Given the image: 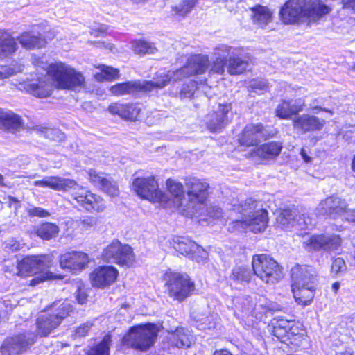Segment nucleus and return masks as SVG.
I'll return each mask as SVG.
<instances>
[{
	"label": "nucleus",
	"instance_id": "1",
	"mask_svg": "<svg viewBox=\"0 0 355 355\" xmlns=\"http://www.w3.org/2000/svg\"><path fill=\"white\" fill-rule=\"evenodd\" d=\"M85 78L83 74L70 66L62 62L49 65L46 76L37 83H29L26 85L28 92L38 98H46L51 94L53 85L62 89H73L83 86Z\"/></svg>",
	"mask_w": 355,
	"mask_h": 355
},
{
	"label": "nucleus",
	"instance_id": "2",
	"mask_svg": "<svg viewBox=\"0 0 355 355\" xmlns=\"http://www.w3.org/2000/svg\"><path fill=\"white\" fill-rule=\"evenodd\" d=\"M331 8L320 0H288L280 10L284 24L316 22L327 15Z\"/></svg>",
	"mask_w": 355,
	"mask_h": 355
},
{
	"label": "nucleus",
	"instance_id": "3",
	"mask_svg": "<svg viewBox=\"0 0 355 355\" xmlns=\"http://www.w3.org/2000/svg\"><path fill=\"white\" fill-rule=\"evenodd\" d=\"M51 262V255L26 257L18 263V275L31 276L33 275H35L34 277L26 282V284L30 286H37L48 280L62 279L60 275H53L49 272H42L37 274L39 270L50 267Z\"/></svg>",
	"mask_w": 355,
	"mask_h": 355
},
{
	"label": "nucleus",
	"instance_id": "4",
	"mask_svg": "<svg viewBox=\"0 0 355 355\" xmlns=\"http://www.w3.org/2000/svg\"><path fill=\"white\" fill-rule=\"evenodd\" d=\"M238 211L242 216L241 220L235 221L236 225H245L254 233L261 232L266 228L268 211L263 209L261 202L248 198L238 207Z\"/></svg>",
	"mask_w": 355,
	"mask_h": 355
},
{
	"label": "nucleus",
	"instance_id": "5",
	"mask_svg": "<svg viewBox=\"0 0 355 355\" xmlns=\"http://www.w3.org/2000/svg\"><path fill=\"white\" fill-rule=\"evenodd\" d=\"M209 59L207 55H194L188 58L187 64L176 71L160 70L157 71L158 78H162L164 87L171 81L176 82L184 78L205 73L209 69Z\"/></svg>",
	"mask_w": 355,
	"mask_h": 355
},
{
	"label": "nucleus",
	"instance_id": "6",
	"mask_svg": "<svg viewBox=\"0 0 355 355\" xmlns=\"http://www.w3.org/2000/svg\"><path fill=\"white\" fill-rule=\"evenodd\" d=\"M187 189V201L183 211L187 216H195L201 209L205 208L209 184L205 180L189 177L184 180Z\"/></svg>",
	"mask_w": 355,
	"mask_h": 355
},
{
	"label": "nucleus",
	"instance_id": "7",
	"mask_svg": "<svg viewBox=\"0 0 355 355\" xmlns=\"http://www.w3.org/2000/svg\"><path fill=\"white\" fill-rule=\"evenodd\" d=\"M50 308L53 312H44L40 314L36 320L37 335L47 336L55 329L67 316L73 313V307L68 302H63L58 305L53 303Z\"/></svg>",
	"mask_w": 355,
	"mask_h": 355
},
{
	"label": "nucleus",
	"instance_id": "8",
	"mask_svg": "<svg viewBox=\"0 0 355 355\" xmlns=\"http://www.w3.org/2000/svg\"><path fill=\"white\" fill-rule=\"evenodd\" d=\"M155 324H146L130 329L123 338V344L139 351H146L153 345L157 336Z\"/></svg>",
	"mask_w": 355,
	"mask_h": 355
},
{
	"label": "nucleus",
	"instance_id": "9",
	"mask_svg": "<svg viewBox=\"0 0 355 355\" xmlns=\"http://www.w3.org/2000/svg\"><path fill=\"white\" fill-rule=\"evenodd\" d=\"M132 188L141 198L159 205H166L168 203V196L159 189L158 182L153 175L134 178Z\"/></svg>",
	"mask_w": 355,
	"mask_h": 355
},
{
	"label": "nucleus",
	"instance_id": "10",
	"mask_svg": "<svg viewBox=\"0 0 355 355\" xmlns=\"http://www.w3.org/2000/svg\"><path fill=\"white\" fill-rule=\"evenodd\" d=\"M252 264L254 274L268 284H275L283 278L282 267L269 255H254Z\"/></svg>",
	"mask_w": 355,
	"mask_h": 355
},
{
	"label": "nucleus",
	"instance_id": "11",
	"mask_svg": "<svg viewBox=\"0 0 355 355\" xmlns=\"http://www.w3.org/2000/svg\"><path fill=\"white\" fill-rule=\"evenodd\" d=\"M102 259L107 263L127 267L132 266L135 259L132 248L118 240L113 241L103 250Z\"/></svg>",
	"mask_w": 355,
	"mask_h": 355
},
{
	"label": "nucleus",
	"instance_id": "12",
	"mask_svg": "<svg viewBox=\"0 0 355 355\" xmlns=\"http://www.w3.org/2000/svg\"><path fill=\"white\" fill-rule=\"evenodd\" d=\"M164 87L162 78H158L157 73L155 80L150 81H127L112 86L110 91L116 96L136 95L139 92H148L154 89Z\"/></svg>",
	"mask_w": 355,
	"mask_h": 355
},
{
	"label": "nucleus",
	"instance_id": "13",
	"mask_svg": "<svg viewBox=\"0 0 355 355\" xmlns=\"http://www.w3.org/2000/svg\"><path fill=\"white\" fill-rule=\"evenodd\" d=\"M73 199L82 208L89 212H103L105 208V201L100 196L85 189L78 184L76 189H71Z\"/></svg>",
	"mask_w": 355,
	"mask_h": 355
},
{
	"label": "nucleus",
	"instance_id": "14",
	"mask_svg": "<svg viewBox=\"0 0 355 355\" xmlns=\"http://www.w3.org/2000/svg\"><path fill=\"white\" fill-rule=\"evenodd\" d=\"M37 335L32 332L20 334L5 339L1 346V355H18L26 351L35 342Z\"/></svg>",
	"mask_w": 355,
	"mask_h": 355
},
{
	"label": "nucleus",
	"instance_id": "15",
	"mask_svg": "<svg viewBox=\"0 0 355 355\" xmlns=\"http://www.w3.org/2000/svg\"><path fill=\"white\" fill-rule=\"evenodd\" d=\"M348 211L347 200L336 195H332L321 200L317 207L318 214L333 219L342 218L345 220Z\"/></svg>",
	"mask_w": 355,
	"mask_h": 355
},
{
	"label": "nucleus",
	"instance_id": "16",
	"mask_svg": "<svg viewBox=\"0 0 355 355\" xmlns=\"http://www.w3.org/2000/svg\"><path fill=\"white\" fill-rule=\"evenodd\" d=\"M232 117V105L219 103L212 113L205 116V121L210 131L216 132L224 128L230 122Z\"/></svg>",
	"mask_w": 355,
	"mask_h": 355
},
{
	"label": "nucleus",
	"instance_id": "17",
	"mask_svg": "<svg viewBox=\"0 0 355 355\" xmlns=\"http://www.w3.org/2000/svg\"><path fill=\"white\" fill-rule=\"evenodd\" d=\"M292 288H306L305 287L313 284L317 281L316 272L312 267L308 266L295 265L291 270Z\"/></svg>",
	"mask_w": 355,
	"mask_h": 355
},
{
	"label": "nucleus",
	"instance_id": "18",
	"mask_svg": "<svg viewBox=\"0 0 355 355\" xmlns=\"http://www.w3.org/2000/svg\"><path fill=\"white\" fill-rule=\"evenodd\" d=\"M87 174L90 182L108 196L114 197L119 194L118 184L104 173L90 169L87 171Z\"/></svg>",
	"mask_w": 355,
	"mask_h": 355
},
{
	"label": "nucleus",
	"instance_id": "19",
	"mask_svg": "<svg viewBox=\"0 0 355 355\" xmlns=\"http://www.w3.org/2000/svg\"><path fill=\"white\" fill-rule=\"evenodd\" d=\"M234 47L227 44H220L214 49L212 55L214 57L212 62H209V74L223 75L227 64V57L232 53Z\"/></svg>",
	"mask_w": 355,
	"mask_h": 355
},
{
	"label": "nucleus",
	"instance_id": "20",
	"mask_svg": "<svg viewBox=\"0 0 355 355\" xmlns=\"http://www.w3.org/2000/svg\"><path fill=\"white\" fill-rule=\"evenodd\" d=\"M35 187L50 188L59 191H69L71 189H76L78 183L71 179L64 178L59 176H46L40 180L33 182Z\"/></svg>",
	"mask_w": 355,
	"mask_h": 355
},
{
	"label": "nucleus",
	"instance_id": "21",
	"mask_svg": "<svg viewBox=\"0 0 355 355\" xmlns=\"http://www.w3.org/2000/svg\"><path fill=\"white\" fill-rule=\"evenodd\" d=\"M304 244L309 250L324 249L326 250H336L341 245V239L338 235H314L304 241Z\"/></svg>",
	"mask_w": 355,
	"mask_h": 355
},
{
	"label": "nucleus",
	"instance_id": "22",
	"mask_svg": "<svg viewBox=\"0 0 355 355\" xmlns=\"http://www.w3.org/2000/svg\"><path fill=\"white\" fill-rule=\"evenodd\" d=\"M324 124V120L307 114L296 116L293 119L294 129L302 133L320 130L323 128Z\"/></svg>",
	"mask_w": 355,
	"mask_h": 355
},
{
	"label": "nucleus",
	"instance_id": "23",
	"mask_svg": "<svg viewBox=\"0 0 355 355\" xmlns=\"http://www.w3.org/2000/svg\"><path fill=\"white\" fill-rule=\"evenodd\" d=\"M277 225L282 229L287 230L295 225H298L300 228H308L309 223L302 215L298 216L295 210L286 209L282 210L276 218Z\"/></svg>",
	"mask_w": 355,
	"mask_h": 355
},
{
	"label": "nucleus",
	"instance_id": "24",
	"mask_svg": "<svg viewBox=\"0 0 355 355\" xmlns=\"http://www.w3.org/2000/svg\"><path fill=\"white\" fill-rule=\"evenodd\" d=\"M118 270L112 266H104L96 268L90 275L91 282L94 286H108L115 282Z\"/></svg>",
	"mask_w": 355,
	"mask_h": 355
},
{
	"label": "nucleus",
	"instance_id": "25",
	"mask_svg": "<svg viewBox=\"0 0 355 355\" xmlns=\"http://www.w3.org/2000/svg\"><path fill=\"white\" fill-rule=\"evenodd\" d=\"M88 263V256L83 252L65 253L60 258V264L62 268L69 269L74 272L83 270Z\"/></svg>",
	"mask_w": 355,
	"mask_h": 355
},
{
	"label": "nucleus",
	"instance_id": "26",
	"mask_svg": "<svg viewBox=\"0 0 355 355\" xmlns=\"http://www.w3.org/2000/svg\"><path fill=\"white\" fill-rule=\"evenodd\" d=\"M265 137V130L261 123L248 124L243 129L239 141L241 145L253 146L257 145Z\"/></svg>",
	"mask_w": 355,
	"mask_h": 355
},
{
	"label": "nucleus",
	"instance_id": "27",
	"mask_svg": "<svg viewBox=\"0 0 355 355\" xmlns=\"http://www.w3.org/2000/svg\"><path fill=\"white\" fill-rule=\"evenodd\" d=\"M166 187L173 199H170L168 197V203L166 205L162 206L164 207H174L182 208L183 211V209L185 208L187 198L184 196L182 184L174 180L168 179L166 181Z\"/></svg>",
	"mask_w": 355,
	"mask_h": 355
},
{
	"label": "nucleus",
	"instance_id": "28",
	"mask_svg": "<svg viewBox=\"0 0 355 355\" xmlns=\"http://www.w3.org/2000/svg\"><path fill=\"white\" fill-rule=\"evenodd\" d=\"M304 101L302 98L284 100L276 108V116L282 119H291L292 116L303 110Z\"/></svg>",
	"mask_w": 355,
	"mask_h": 355
},
{
	"label": "nucleus",
	"instance_id": "29",
	"mask_svg": "<svg viewBox=\"0 0 355 355\" xmlns=\"http://www.w3.org/2000/svg\"><path fill=\"white\" fill-rule=\"evenodd\" d=\"M108 110L112 114H118L122 119L135 121L139 116L141 106L138 103L121 104L115 103L109 106Z\"/></svg>",
	"mask_w": 355,
	"mask_h": 355
},
{
	"label": "nucleus",
	"instance_id": "30",
	"mask_svg": "<svg viewBox=\"0 0 355 355\" xmlns=\"http://www.w3.org/2000/svg\"><path fill=\"white\" fill-rule=\"evenodd\" d=\"M165 286L169 288H193L194 282L187 273L166 272L164 275Z\"/></svg>",
	"mask_w": 355,
	"mask_h": 355
},
{
	"label": "nucleus",
	"instance_id": "31",
	"mask_svg": "<svg viewBox=\"0 0 355 355\" xmlns=\"http://www.w3.org/2000/svg\"><path fill=\"white\" fill-rule=\"evenodd\" d=\"M17 49L16 40L8 32L0 31V58L11 56Z\"/></svg>",
	"mask_w": 355,
	"mask_h": 355
},
{
	"label": "nucleus",
	"instance_id": "32",
	"mask_svg": "<svg viewBox=\"0 0 355 355\" xmlns=\"http://www.w3.org/2000/svg\"><path fill=\"white\" fill-rule=\"evenodd\" d=\"M17 40L21 45L26 49L42 48L46 44V41L39 33L33 31H26L17 37Z\"/></svg>",
	"mask_w": 355,
	"mask_h": 355
},
{
	"label": "nucleus",
	"instance_id": "33",
	"mask_svg": "<svg viewBox=\"0 0 355 355\" xmlns=\"http://www.w3.org/2000/svg\"><path fill=\"white\" fill-rule=\"evenodd\" d=\"M169 339L171 344L178 348L189 347L193 342V336L188 329L180 327L171 331Z\"/></svg>",
	"mask_w": 355,
	"mask_h": 355
},
{
	"label": "nucleus",
	"instance_id": "34",
	"mask_svg": "<svg viewBox=\"0 0 355 355\" xmlns=\"http://www.w3.org/2000/svg\"><path fill=\"white\" fill-rule=\"evenodd\" d=\"M0 127H3L10 132L15 133L24 129V123L21 117L17 114L10 111H3Z\"/></svg>",
	"mask_w": 355,
	"mask_h": 355
},
{
	"label": "nucleus",
	"instance_id": "35",
	"mask_svg": "<svg viewBox=\"0 0 355 355\" xmlns=\"http://www.w3.org/2000/svg\"><path fill=\"white\" fill-rule=\"evenodd\" d=\"M252 19L254 24L264 28L272 19V12L267 7L258 5L251 8Z\"/></svg>",
	"mask_w": 355,
	"mask_h": 355
},
{
	"label": "nucleus",
	"instance_id": "36",
	"mask_svg": "<svg viewBox=\"0 0 355 355\" xmlns=\"http://www.w3.org/2000/svg\"><path fill=\"white\" fill-rule=\"evenodd\" d=\"M236 50V49L234 48L232 53L227 57V72L232 76L241 74L248 67V61L236 56L234 52Z\"/></svg>",
	"mask_w": 355,
	"mask_h": 355
},
{
	"label": "nucleus",
	"instance_id": "37",
	"mask_svg": "<svg viewBox=\"0 0 355 355\" xmlns=\"http://www.w3.org/2000/svg\"><path fill=\"white\" fill-rule=\"evenodd\" d=\"M282 148V144L280 142H268L257 148V155L265 159H274L279 155Z\"/></svg>",
	"mask_w": 355,
	"mask_h": 355
},
{
	"label": "nucleus",
	"instance_id": "38",
	"mask_svg": "<svg viewBox=\"0 0 355 355\" xmlns=\"http://www.w3.org/2000/svg\"><path fill=\"white\" fill-rule=\"evenodd\" d=\"M60 232L59 226L53 223H42L36 227L35 233L43 240L49 241L55 238Z\"/></svg>",
	"mask_w": 355,
	"mask_h": 355
},
{
	"label": "nucleus",
	"instance_id": "39",
	"mask_svg": "<svg viewBox=\"0 0 355 355\" xmlns=\"http://www.w3.org/2000/svg\"><path fill=\"white\" fill-rule=\"evenodd\" d=\"M171 245L173 248L181 254L187 256L191 254L193 247H195V242L184 236H175L173 239Z\"/></svg>",
	"mask_w": 355,
	"mask_h": 355
},
{
	"label": "nucleus",
	"instance_id": "40",
	"mask_svg": "<svg viewBox=\"0 0 355 355\" xmlns=\"http://www.w3.org/2000/svg\"><path fill=\"white\" fill-rule=\"evenodd\" d=\"M291 322L286 320L274 318L271 322L272 334L282 341H284L286 330L289 327Z\"/></svg>",
	"mask_w": 355,
	"mask_h": 355
},
{
	"label": "nucleus",
	"instance_id": "41",
	"mask_svg": "<svg viewBox=\"0 0 355 355\" xmlns=\"http://www.w3.org/2000/svg\"><path fill=\"white\" fill-rule=\"evenodd\" d=\"M111 336L106 335L102 341L88 351V355H110Z\"/></svg>",
	"mask_w": 355,
	"mask_h": 355
},
{
	"label": "nucleus",
	"instance_id": "42",
	"mask_svg": "<svg viewBox=\"0 0 355 355\" xmlns=\"http://www.w3.org/2000/svg\"><path fill=\"white\" fill-rule=\"evenodd\" d=\"M295 301L302 306H307L314 298V290H292Z\"/></svg>",
	"mask_w": 355,
	"mask_h": 355
},
{
	"label": "nucleus",
	"instance_id": "43",
	"mask_svg": "<svg viewBox=\"0 0 355 355\" xmlns=\"http://www.w3.org/2000/svg\"><path fill=\"white\" fill-rule=\"evenodd\" d=\"M252 276L251 270L244 266L234 268L232 272V279L239 282H248Z\"/></svg>",
	"mask_w": 355,
	"mask_h": 355
},
{
	"label": "nucleus",
	"instance_id": "44",
	"mask_svg": "<svg viewBox=\"0 0 355 355\" xmlns=\"http://www.w3.org/2000/svg\"><path fill=\"white\" fill-rule=\"evenodd\" d=\"M132 48L135 53L139 55H144L146 53L153 54L157 51V49L153 44L144 40L135 41L133 43Z\"/></svg>",
	"mask_w": 355,
	"mask_h": 355
},
{
	"label": "nucleus",
	"instance_id": "45",
	"mask_svg": "<svg viewBox=\"0 0 355 355\" xmlns=\"http://www.w3.org/2000/svg\"><path fill=\"white\" fill-rule=\"evenodd\" d=\"M197 3L198 0H183L173 9L178 15L184 17L192 10Z\"/></svg>",
	"mask_w": 355,
	"mask_h": 355
},
{
	"label": "nucleus",
	"instance_id": "46",
	"mask_svg": "<svg viewBox=\"0 0 355 355\" xmlns=\"http://www.w3.org/2000/svg\"><path fill=\"white\" fill-rule=\"evenodd\" d=\"M195 215L198 216H209V217L215 219H218L223 217L222 209L220 207L217 206L207 207L206 202H205V208L201 209Z\"/></svg>",
	"mask_w": 355,
	"mask_h": 355
},
{
	"label": "nucleus",
	"instance_id": "47",
	"mask_svg": "<svg viewBox=\"0 0 355 355\" xmlns=\"http://www.w3.org/2000/svg\"><path fill=\"white\" fill-rule=\"evenodd\" d=\"M197 89V84L193 80H189L188 83L184 84L180 92L181 98H190L193 96L195 91Z\"/></svg>",
	"mask_w": 355,
	"mask_h": 355
},
{
	"label": "nucleus",
	"instance_id": "48",
	"mask_svg": "<svg viewBox=\"0 0 355 355\" xmlns=\"http://www.w3.org/2000/svg\"><path fill=\"white\" fill-rule=\"evenodd\" d=\"M207 254L205 250L195 243V247H193L191 254H188L187 257L200 263L207 259Z\"/></svg>",
	"mask_w": 355,
	"mask_h": 355
},
{
	"label": "nucleus",
	"instance_id": "49",
	"mask_svg": "<svg viewBox=\"0 0 355 355\" xmlns=\"http://www.w3.org/2000/svg\"><path fill=\"white\" fill-rule=\"evenodd\" d=\"M27 214L31 217L46 218L49 217L50 212L40 207L30 206L26 209Z\"/></svg>",
	"mask_w": 355,
	"mask_h": 355
},
{
	"label": "nucleus",
	"instance_id": "50",
	"mask_svg": "<svg viewBox=\"0 0 355 355\" xmlns=\"http://www.w3.org/2000/svg\"><path fill=\"white\" fill-rule=\"evenodd\" d=\"M103 75L104 78L107 80L115 79L119 76V70L111 67L101 65L98 67Z\"/></svg>",
	"mask_w": 355,
	"mask_h": 355
},
{
	"label": "nucleus",
	"instance_id": "51",
	"mask_svg": "<svg viewBox=\"0 0 355 355\" xmlns=\"http://www.w3.org/2000/svg\"><path fill=\"white\" fill-rule=\"evenodd\" d=\"M346 268L347 266L343 258L338 257L334 259L331 265V273H334L336 275L342 273L345 271Z\"/></svg>",
	"mask_w": 355,
	"mask_h": 355
},
{
	"label": "nucleus",
	"instance_id": "52",
	"mask_svg": "<svg viewBox=\"0 0 355 355\" xmlns=\"http://www.w3.org/2000/svg\"><path fill=\"white\" fill-rule=\"evenodd\" d=\"M97 224V219L95 217L87 216L81 218L79 225L82 230H88L94 227Z\"/></svg>",
	"mask_w": 355,
	"mask_h": 355
},
{
	"label": "nucleus",
	"instance_id": "53",
	"mask_svg": "<svg viewBox=\"0 0 355 355\" xmlns=\"http://www.w3.org/2000/svg\"><path fill=\"white\" fill-rule=\"evenodd\" d=\"M190 290H168V295L173 300L182 301L190 295Z\"/></svg>",
	"mask_w": 355,
	"mask_h": 355
},
{
	"label": "nucleus",
	"instance_id": "54",
	"mask_svg": "<svg viewBox=\"0 0 355 355\" xmlns=\"http://www.w3.org/2000/svg\"><path fill=\"white\" fill-rule=\"evenodd\" d=\"M21 70L22 69H21V66H19L17 67V69H16L12 67H2L0 69V78H1V79L8 78L13 76L14 74H15L17 72L21 71Z\"/></svg>",
	"mask_w": 355,
	"mask_h": 355
},
{
	"label": "nucleus",
	"instance_id": "55",
	"mask_svg": "<svg viewBox=\"0 0 355 355\" xmlns=\"http://www.w3.org/2000/svg\"><path fill=\"white\" fill-rule=\"evenodd\" d=\"M46 135L48 138L54 141H60L64 137V134L58 129H48Z\"/></svg>",
	"mask_w": 355,
	"mask_h": 355
},
{
	"label": "nucleus",
	"instance_id": "56",
	"mask_svg": "<svg viewBox=\"0 0 355 355\" xmlns=\"http://www.w3.org/2000/svg\"><path fill=\"white\" fill-rule=\"evenodd\" d=\"M93 326V323L91 322H87L86 323L80 325L75 332V336L81 338L85 336L89 331L91 327Z\"/></svg>",
	"mask_w": 355,
	"mask_h": 355
},
{
	"label": "nucleus",
	"instance_id": "57",
	"mask_svg": "<svg viewBox=\"0 0 355 355\" xmlns=\"http://www.w3.org/2000/svg\"><path fill=\"white\" fill-rule=\"evenodd\" d=\"M5 248L10 251L15 252L21 248L20 243L15 239H8L5 242Z\"/></svg>",
	"mask_w": 355,
	"mask_h": 355
},
{
	"label": "nucleus",
	"instance_id": "58",
	"mask_svg": "<svg viewBox=\"0 0 355 355\" xmlns=\"http://www.w3.org/2000/svg\"><path fill=\"white\" fill-rule=\"evenodd\" d=\"M250 87L254 90L256 93L261 92L267 88V85L263 81H253Z\"/></svg>",
	"mask_w": 355,
	"mask_h": 355
},
{
	"label": "nucleus",
	"instance_id": "59",
	"mask_svg": "<svg viewBox=\"0 0 355 355\" xmlns=\"http://www.w3.org/2000/svg\"><path fill=\"white\" fill-rule=\"evenodd\" d=\"M302 331V330L301 329H300V327L297 325H296V324H294L292 322V324H291V329H290V333L289 332L288 333L290 335L288 340L293 339L295 336L300 337V335L302 334V332H301Z\"/></svg>",
	"mask_w": 355,
	"mask_h": 355
},
{
	"label": "nucleus",
	"instance_id": "60",
	"mask_svg": "<svg viewBox=\"0 0 355 355\" xmlns=\"http://www.w3.org/2000/svg\"><path fill=\"white\" fill-rule=\"evenodd\" d=\"M87 296L86 290H78L76 291V298L80 304H85L87 301Z\"/></svg>",
	"mask_w": 355,
	"mask_h": 355
},
{
	"label": "nucleus",
	"instance_id": "61",
	"mask_svg": "<svg viewBox=\"0 0 355 355\" xmlns=\"http://www.w3.org/2000/svg\"><path fill=\"white\" fill-rule=\"evenodd\" d=\"M345 220L355 223V209H349L348 213L345 216Z\"/></svg>",
	"mask_w": 355,
	"mask_h": 355
},
{
	"label": "nucleus",
	"instance_id": "62",
	"mask_svg": "<svg viewBox=\"0 0 355 355\" xmlns=\"http://www.w3.org/2000/svg\"><path fill=\"white\" fill-rule=\"evenodd\" d=\"M343 8H351L355 12V0H343Z\"/></svg>",
	"mask_w": 355,
	"mask_h": 355
},
{
	"label": "nucleus",
	"instance_id": "63",
	"mask_svg": "<svg viewBox=\"0 0 355 355\" xmlns=\"http://www.w3.org/2000/svg\"><path fill=\"white\" fill-rule=\"evenodd\" d=\"M300 155L302 156V158L306 163H309L311 162V157L307 155L306 150L304 148L301 149Z\"/></svg>",
	"mask_w": 355,
	"mask_h": 355
},
{
	"label": "nucleus",
	"instance_id": "64",
	"mask_svg": "<svg viewBox=\"0 0 355 355\" xmlns=\"http://www.w3.org/2000/svg\"><path fill=\"white\" fill-rule=\"evenodd\" d=\"M214 355H232L229 351L226 349L216 350Z\"/></svg>",
	"mask_w": 355,
	"mask_h": 355
}]
</instances>
